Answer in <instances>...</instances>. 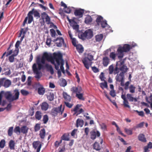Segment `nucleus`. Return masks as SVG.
<instances>
[{
    "label": "nucleus",
    "mask_w": 152,
    "mask_h": 152,
    "mask_svg": "<svg viewBox=\"0 0 152 152\" xmlns=\"http://www.w3.org/2000/svg\"><path fill=\"white\" fill-rule=\"evenodd\" d=\"M45 129L43 128L41 129L40 132L39 133V135L41 138L44 139L45 138Z\"/></svg>",
    "instance_id": "nucleus-31"
},
{
    "label": "nucleus",
    "mask_w": 152,
    "mask_h": 152,
    "mask_svg": "<svg viewBox=\"0 0 152 152\" xmlns=\"http://www.w3.org/2000/svg\"><path fill=\"white\" fill-rule=\"evenodd\" d=\"M124 130L125 132L128 135H132V131L131 129L125 128Z\"/></svg>",
    "instance_id": "nucleus-59"
},
{
    "label": "nucleus",
    "mask_w": 152,
    "mask_h": 152,
    "mask_svg": "<svg viewBox=\"0 0 152 152\" xmlns=\"http://www.w3.org/2000/svg\"><path fill=\"white\" fill-rule=\"evenodd\" d=\"M90 138L92 140H95L96 137H99L100 135V133L97 130H93L91 131L90 132Z\"/></svg>",
    "instance_id": "nucleus-13"
},
{
    "label": "nucleus",
    "mask_w": 152,
    "mask_h": 152,
    "mask_svg": "<svg viewBox=\"0 0 152 152\" xmlns=\"http://www.w3.org/2000/svg\"><path fill=\"white\" fill-rule=\"evenodd\" d=\"M45 89L43 87H40L38 88V94L40 95H43L44 94L45 92Z\"/></svg>",
    "instance_id": "nucleus-34"
},
{
    "label": "nucleus",
    "mask_w": 152,
    "mask_h": 152,
    "mask_svg": "<svg viewBox=\"0 0 152 152\" xmlns=\"http://www.w3.org/2000/svg\"><path fill=\"white\" fill-rule=\"evenodd\" d=\"M100 86L103 89L104 88H107V82L106 81H104V83H102L100 84Z\"/></svg>",
    "instance_id": "nucleus-46"
},
{
    "label": "nucleus",
    "mask_w": 152,
    "mask_h": 152,
    "mask_svg": "<svg viewBox=\"0 0 152 152\" xmlns=\"http://www.w3.org/2000/svg\"><path fill=\"white\" fill-rule=\"evenodd\" d=\"M42 19L44 22L45 21L48 24L50 23V18L48 14L45 12H43L41 14Z\"/></svg>",
    "instance_id": "nucleus-9"
},
{
    "label": "nucleus",
    "mask_w": 152,
    "mask_h": 152,
    "mask_svg": "<svg viewBox=\"0 0 152 152\" xmlns=\"http://www.w3.org/2000/svg\"><path fill=\"white\" fill-rule=\"evenodd\" d=\"M62 105L61 104L59 107L53 108L50 113L51 115L55 117L58 115H62L64 110V107L62 109Z\"/></svg>",
    "instance_id": "nucleus-7"
},
{
    "label": "nucleus",
    "mask_w": 152,
    "mask_h": 152,
    "mask_svg": "<svg viewBox=\"0 0 152 152\" xmlns=\"http://www.w3.org/2000/svg\"><path fill=\"white\" fill-rule=\"evenodd\" d=\"M35 118L38 120H40L42 117V113L39 111H37L35 113Z\"/></svg>",
    "instance_id": "nucleus-23"
},
{
    "label": "nucleus",
    "mask_w": 152,
    "mask_h": 152,
    "mask_svg": "<svg viewBox=\"0 0 152 152\" xmlns=\"http://www.w3.org/2000/svg\"><path fill=\"white\" fill-rule=\"evenodd\" d=\"M70 90L72 93L76 94V96L78 99L83 100H84L83 94L80 93L82 91V89L80 86H73L71 88Z\"/></svg>",
    "instance_id": "nucleus-5"
},
{
    "label": "nucleus",
    "mask_w": 152,
    "mask_h": 152,
    "mask_svg": "<svg viewBox=\"0 0 152 152\" xmlns=\"http://www.w3.org/2000/svg\"><path fill=\"white\" fill-rule=\"evenodd\" d=\"M126 58L118 61L117 63V66L120 68V70L121 71V73H122L124 74L127 71L128 68L126 65H124Z\"/></svg>",
    "instance_id": "nucleus-8"
},
{
    "label": "nucleus",
    "mask_w": 152,
    "mask_h": 152,
    "mask_svg": "<svg viewBox=\"0 0 152 152\" xmlns=\"http://www.w3.org/2000/svg\"><path fill=\"white\" fill-rule=\"evenodd\" d=\"M120 70V68H119L118 66H117L116 64V66L115 67V69H114V74L115 75L117 74L119 72Z\"/></svg>",
    "instance_id": "nucleus-57"
},
{
    "label": "nucleus",
    "mask_w": 152,
    "mask_h": 152,
    "mask_svg": "<svg viewBox=\"0 0 152 152\" xmlns=\"http://www.w3.org/2000/svg\"><path fill=\"white\" fill-rule=\"evenodd\" d=\"M5 140L4 139L2 140L0 142V148H3L5 146Z\"/></svg>",
    "instance_id": "nucleus-56"
},
{
    "label": "nucleus",
    "mask_w": 152,
    "mask_h": 152,
    "mask_svg": "<svg viewBox=\"0 0 152 152\" xmlns=\"http://www.w3.org/2000/svg\"><path fill=\"white\" fill-rule=\"evenodd\" d=\"M62 55L61 53H54L53 54V56L49 54L47 52L44 53L41 58H40V63L42 65L45 64L46 60L48 61H50L52 64H56L54 60L56 61L58 65H60V61L62 58Z\"/></svg>",
    "instance_id": "nucleus-1"
},
{
    "label": "nucleus",
    "mask_w": 152,
    "mask_h": 152,
    "mask_svg": "<svg viewBox=\"0 0 152 152\" xmlns=\"http://www.w3.org/2000/svg\"><path fill=\"white\" fill-rule=\"evenodd\" d=\"M40 143L39 141H34L32 143L33 147L35 149H36Z\"/></svg>",
    "instance_id": "nucleus-44"
},
{
    "label": "nucleus",
    "mask_w": 152,
    "mask_h": 152,
    "mask_svg": "<svg viewBox=\"0 0 152 152\" xmlns=\"http://www.w3.org/2000/svg\"><path fill=\"white\" fill-rule=\"evenodd\" d=\"M130 84V82L129 81L126 82L124 84V88L125 90H127L129 88V85Z\"/></svg>",
    "instance_id": "nucleus-63"
},
{
    "label": "nucleus",
    "mask_w": 152,
    "mask_h": 152,
    "mask_svg": "<svg viewBox=\"0 0 152 152\" xmlns=\"http://www.w3.org/2000/svg\"><path fill=\"white\" fill-rule=\"evenodd\" d=\"M50 34L52 37H55L56 35V33L55 30L53 29H51L50 30Z\"/></svg>",
    "instance_id": "nucleus-50"
},
{
    "label": "nucleus",
    "mask_w": 152,
    "mask_h": 152,
    "mask_svg": "<svg viewBox=\"0 0 152 152\" xmlns=\"http://www.w3.org/2000/svg\"><path fill=\"white\" fill-rule=\"evenodd\" d=\"M2 94H4V97L8 101L10 100V91H8L4 92Z\"/></svg>",
    "instance_id": "nucleus-40"
},
{
    "label": "nucleus",
    "mask_w": 152,
    "mask_h": 152,
    "mask_svg": "<svg viewBox=\"0 0 152 152\" xmlns=\"http://www.w3.org/2000/svg\"><path fill=\"white\" fill-rule=\"evenodd\" d=\"M5 57H6V59H8L10 60V51H8L7 52L4 53L1 56V58L4 59Z\"/></svg>",
    "instance_id": "nucleus-35"
},
{
    "label": "nucleus",
    "mask_w": 152,
    "mask_h": 152,
    "mask_svg": "<svg viewBox=\"0 0 152 152\" xmlns=\"http://www.w3.org/2000/svg\"><path fill=\"white\" fill-rule=\"evenodd\" d=\"M40 124H36L34 128L35 131L37 132L40 129Z\"/></svg>",
    "instance_id": "nucleus-58"
},
{
    "label": "nucleus",
    "mask_w": 152,
    "mask_h": 152,
    "mask_svg": "<svg viewBox=\"0 0 152 152\" xmlns=\"http://www.w3.org/2000/svg\"><path fill=\"white\" fill-rule=\"evenodd\" d=\"M78 36L79 38L84 40L86 39H89L93 36L92 31L90 29L86 30L84 32H80L78 33Z\"/></svg>",
    "instance_id": "nucleus-4"
},
{
    "label": "nucleus",
    "mask_w": 152,
    "mask_h": 152,
    "mask_svg": "<svg viewBox=\"0 0 152 152\" xmlns=\"http://www.w3.org/2000/svg\"><path fill=\"white\" fill-rule=\"evenodd\" d=\"M44 66V69L46 68L48 71H50L51 74L53 75L54 73L53 69L50 65H49L48 64H45Z\"/></svg>",
    "instance_id": "nucleus-19"
},
{
    "label": "nucleus",
    "mask_w": 152,
    "mask_h": 152,
    "mask_svg": "<svg viewBox=\"0 0 152 152\" xmlns=\"http://www.w3.org/2000/svg\"><path fill=\"white\" fill-rule=\"evenodd\" d=\"M67 85V83L65 79H63L61 83V86L63 87H65Z\"/></svg>",
    "instance_id": "nucleus-61"
},
{
    "label": "nucleus",
    "mask_w": 152,
    "mask_h": 152,
    "mask_svg": "<svg viewBox=\"0 0 152 152\" xmlns=\"http://www.w3.org/2000/svg\"><path fill=\"white\" fill-rule=\"evenodd\" d=\"M152 148V143L149 142L148 144V145L145 146L144 148V152H147L149 151L148 149H151Z\"/></svg>",
    "instance_id": "nucleus-33"
},
{
    "label": "nucleus",
    "mask_w": 152,
    "mask_h": 152,
    "mask_svg": "<svg viewBox=\"0 0 152 152\" xmlns=\"http://www.w3.org/2000/svg\"><path fill=\"white\" fill-rule=\"evenodd\" d=\"M92 20V19L91 16L89 15H87L85 18V22L86 24H89L91 23Z\"/></svg>",
    "instance_id": "nucleus-30"
},
{
    "label": "nucleus",
    "mask_w": 152,
    "mask_h": 152,
    "mask_svg": "<svg viewBox=\"0 0 152 152\" xmlns=\"http://www.w3.org/2000/svg\"><path fill=\"white\" fill-rule=\"evenodd\" d=\"M25 33L26 32L23 30V28H22L18 36V37H20L21 36V38L20 39V40H19L20 42H22L23 39L24 38L25 36L24 35Z\"/></svg>",
    "instance_id": "nucleus-28"
},
{
    "label": "nucleus",
    "mask_w": 152,
    "mask_h": 152,
    "mask_svg": "<svg viewBox=\"0 0 152 152\" xmlns=\"http://www.w3.org/2000/svg\"><path fill=\"white\" fill-rule=\"evenodd\" d=\"M93 147L94 149L97 151L100 150L102 148L99 143L96 142H95L94 144Z\"/></svg>",
    "instance_id": "nucleus-21"
},
{
    "label": "nucleus",
    "mask_w": 152,
    "mask_h": 152,
    "mask_svg": "<svg viewBox=\"0 0 152 152\" xmlns=\"http://www.w3.org/2000/svg\"><path fill=\"white\" fill-rule=\"evenodd\" d=\"M84 10L82 9L75 10L74 11V14L76 16H78L79 18L82 17Z\"/></svg>",
    "instance_id": "nucleus-14"
},
{
    "label": "nucleus",
    "mask_w": 152,
    "mask_h": 152,
    "mask_svg": "<svg viewBox=\"0 0 152 152\" xmlns=\"http://www.w3.org/2000/svg\"><path fill=\"white\" fill-rule=\"evenodd\" d=\"M61 140H64L68 141L69 140V138L68 137L67 135L65 134H64L61 137Z\"/></svg>",
    "instance_id": "nucleus-52"
},
{
    "label": "nucleus",
    "mask_w": 152,
    "mask_h": 152,
    "mask_svg": "<svg viewBox=\"0 0 152 152\" xmlns=\"http://www.w3.org/2000/svg\"><path fill=\"white\" fill-rule=\"evenodd\" d=\"M103 20V18L101 16H98L96 20L97 24L99 26L100 23Z\"/></svg>",
    "instance_id": "nucleus-37"
},
{
    "label": "nucleus",
    "mask_w": 152,
    "mask_h": 152,
    "mask_svg": "<svg viewBox=\"0 0 152 152\" xmlns=\"http://www.w3.org/2000/svg\"><path fill=\"white\" fill-rule=\"evenodd\" d=\"M131 48L130 46L127 44H125L123 47H119L117 50L116 53L118 58L120 59L122 58L124 56V53L129 51Z\"/></svg>",
    "instance_id": "nucleus-3"
},
{
    "label": "nucleus",
    "mask_w": 152,
    "mask_h": 152,
    "mask_svg": "<svg viewBox=\"0 0 152 152\" xmlns=\"http://www.w3.org/2000/svg\"><path fill=\"white\" fill-rule=\"evenodd\" d=\"M116 55H117L114 52H112L110 53V57L113 60H115Z\"/></svg>",
    "instance_id": "nucleus-47"
},
{
    "label": "nucleus",
    "mask_w": 152,
    "mask_h": 152,
    "mask_svg": "<svg viewBox=\"0 0 152 152\" xmlns=\"http://www.w3.org/2000/svg\"><path fill=\"white\" fill-rule=\"evenodd\" d=\"M49 120V118L47 115H44L43 116L42 121L44 124H46Z\"/></svg>",
    "instance_id": "nucleus-43"
},
{
    "label": "nucleus",
    "mask_w": 152,
    "mask_h": 152,
    "mask_svg": "<svg viewBox=\"0 0 152 152\" xmlns=\"http://www.w3.org/2000/svg\"><path fill=\"white\" fill-rule=\"evenodd\" d=\"M122 99L123 100V104L124 107L130 108V106L129 105V102L127 101L125 94H122L121 96Z\"/></svg>",
    "instance_id": "nucleus-16"
},
{
    "label": "nucleus",
    "mask_w": 152,
    "mask_h": 152,
    "mask_svg": "<svg viewBox=\"0 0 152 152\" xmlns=\"http://www.w3.org/2000/svg\"><path fill=\"white\" fill-rule=\"evenodd\" d=\"M103 38V35L102 34L97 35L96 36L95 38L96 41L97 42H99L101 41Z\"/></svg>",
    "instance_id": "nucleus-38"
},
{
    "label": "nucleus",
    "mask_w": 152,
    "mask_h": 152,
    "mask_svg": "<svg viewBox=\"0 0 152 152\" xmlns=\"http://www.w3.org/2000/svg\"><path fill=\"white\" fill-rule=\"evenodd\" d=\"M10 86V80H7L4 82V86L5 88H7Z\"/></svg>",
    "instance_id": "nucleus-55"
},
{
    "label": "nucleus",
    "mask_w": 152,
    "mask_h": 152,
    "mask_svg": "<svg viewBox=\"0 0 152 152\" xmlns=\"http://www.w3.org/2000/svg\"><path fill=\"white\" fill-rule=\"evenodd\" d=\"M19 52V49L16 48H15V50L13 52V54H12V55H13L14 56H16Z\"/></svg>",
    "instance_id": "nucleus-64"
},
{
    "label": "nucleus",
    "mask_w": 152,
    "mask_h": 152,
    "mask_svg": "<svg viewBox=\"0 0 152 152\" xmlns=\"http://www.w3.org/2000/svg\"><path fill=\"white\" fill-rule=\"evenodd\" d=\"M81 106V105L80 104H77L76 106L74 108L73 110L75 113H77V115L83 112L84 111L82 108L80 109L79 110V108Z\"/></svg>",
    "instance_id": "nucleus-15"
},
{
    "label": "nucleus",
    "mask_w": 152,
    "mask_h": 152,
    "mask_svg": "<svg viewBox=\"0 0 152 152\" xmlns=\"http://www.w3.org/2000/svg\"><path fill=\"white\" fill-rule=\"evenodd\" d=\"M34 108L33 107H32L29 110V115L32 116L34 114Z\"/></svg>",
    "instance_id": "nucleus-49"
},
{
    "label": "nucleus",
    "mask_w": 152,
    "mask_h": 152,
    "mask_svg": "<svg viewBox=\"0 0 152 152\" xmlns=\"http://www.w3.org/2000/svg\"><path fill=\"white\" fill-rule=\"evenodd\" d=\"M31 76H29L27 79V80L26 82L27 83V85L28 86H30L31 85Z\"/></svg>",
    "instance_id": "nucleus-54"
},
{
    "label": "nucleus",
    "mask_w": 152,
    "mask_h": 152,
    "mask_svg": "<svg viewBox=\"0 0 152 152\" xmlns=\"http://www.w3.org/2000/svg\"><path fill=\"white\" fill-rule=\"evenodd\" d=\"M15 143L13 140H10V149H15Z\"/></svg>",
    "instance_id": "nucleus-45"
},
{
    "label": "nucleus",
    "mask_w": 152,
    "mask_h": 152,
    "mask_svg": "<svg viewBox=\"0 0 152 152\" xmlns=\"http://www.w3.org/2000/svg\"><path fill=\"white\" fill-rule=\"evenodd\" d=\"M94 60L93 56L90 53L87 54L86 56L82 60V62L85 67L87 69H88L89 65H91L92 62L91 61Z\"/></svg>",
    "instance_id": "nucleus-6"
},
{
    "label": "nucleus",
    "mask_w": 152,
    "mask_h": 152,
    "mask_svg": "<svg viewBox=\"0 0 152 152\" xmlns=\"http://www.w3.org/2000/svg\"><path fill=\"white\" fill-rule=\"evenodd\" d=\"M13 131L17 134H20V128L19 126H16L15 128Z\"/></svg>",
    "instance_id": "nucleus-39"
},
{
    "label": "nucleus",
    "mask_w": 152,
    "mask_h": 152,
    "mask_svg": "<svg viewBox=\"0 0 152 152\" xmlns=\"http://www.w3.org/2000/svg\"><path fill=\"white\" fill-rule=\"evenodd\" d=\"M32 12L31 11H29L28 14V16L26 17L25 18L23 24V26H25V24L27 22L28 19V23L29 24L31 23L33 20V17L32 15Z\"/></svg>",
    "instance_id": "nucleus-10"
},
{
    "label": "nucleus",
    "mask_w": 152,
    "mask_h": 152,
    "mask_svg": "<svg viewBox=\"0 0 152 152\" xmlns=\"http://www.w3.org/2000/svg\"><path fill=\"white\" fill-rule=\"evenodd\" d=\"M128 89L129 90V92L130 93L134 94L135 93L136 87L133 85L132 84L130 85Z\"/></svg>",
    "instance_id": "nucleus-32"
},
{
    "label": "nucleus",
    "mask_w": 152,
    "mask_h": 152,
    "mask_svg": "<svg viewBox=\"0 0 152 152\" xmlns=\"http://www.w3.org/2000/svg\"><path fill=\"white\" fill-rule=\"evenodd\" d=\"M124 75L122 73H120L119 74H117L115 77L116 80L117 81L120 82L124 80Z\"/></svg>",
    "instance_id": "nucleus-18"
},
{
    "label": "nucleus",
    "mask_w": 152,
    "mask_h": 152,
    "mask_svg": "<svg viewBox=\"0 0 152 152\" xmlns=\"http://www.w3.org/2000/svg\"><path fill=\"white\" fill-rule=\"evenodd\" d=\"M28 128L26 126H23L20 128V133L23 134H26L28 132Z\"/></svg>",
    "instance_id": "nucleus-25"
},
{
    "label": "nucleus",
    "mask_w": 152,
    "mask_h": 152,
    "mask_svg": "<svg viewBox=\"0 0 152 152\" xmlns=\"http://www.w3.org/2000/svg\"><path fill=\"white\" fill-rule=\"evenodd\" d=\"M138 138L139 140L142 142H146V139L145 137V135L142 134H139L138 137Z\"/></svg>",
    "instance_id": "nucleus-27"
},
{
    "label": "nucleus",
    "mask_w": 152,
    "mask_h": 152,
    "mask_svg": "<svg viewBox=\"0 0 152 152\" xmlns=\"http://www.w3.org/2000/svg\"><path fill=\"white\" fill-rule=\"evenodd\" d=\"M40 105L41 109L43 111L47 110L49 107V104L45 102H43Z\"/></svg>",
    "instance_id": "nucleus-17"
},
{
    "label": "nucleus",
    "mask_w": 152,
    "mask_h": 152,
    "mask_svg": "<svg viewBox=\"0 0 152 152\" xmlns=\"http://www.w3.org/2000/svg\"><path fill=\"white\" fill-rule=\"evenodd\" d=\"M75 47H76L77 51L80 53H82L83 51V48L82 46L80 44H77Z\"/></svg>",
    "instance_id": "nucleus-29"
},
{
    "label": "nucleus",
    "mask_w": 152,
    "mask_h": 152,
    "mask_svg": "<svg viewBox=\"0 0 152 152\" xmlns=\"http://www.w3.org/2000/svg\"><path fill=\"white\" fill-rule=\"evenodd\" d=\"M132 95L130 94H127L126 95V96L127 99L129 102H132L134 101L136 102L137 101V99L136 98H134L132 96Z\"/></svg>",
    "instance_id": "nucleus-20"
},
{
    "label": "nucleus",
    "mask_w": 152,
    "mask_h": 152,
    "mask_svg": "<svg viewBox=\"0 0 152 152\" xmlns=\"http://www.w3.org/2000/svg\"><path fill=\"white\" fill-rule=\"evenodd\" d=\"M30 11L32 12V14H34V16L35 17H36L37 18H39L40 17L39 13L37 10H35L34 8L32 9Z\"/></svg>",
    "instance_id": "nucleus-26"
},
{
    "label": "nucleus",
    "mask_w": 152,
    "mask_h": 152,
    "mask_svg": "<svg viewBox=\"0 0 152 152\" xmlns=\"http://www.w3.org/2000/svg\"><path fill=\"white\" fill-rule=\"evenodd\" d=\"M20 93L23 96H27L29 94V92L25 90L22 89L20 90Z\"/></svg>",
    "instance_id": "nucleus-48"
},
{
    "label": "nucleus",
    "mask_w": 152,
    "mask_h": 152,
    "mask_svg": "<svg viewBox=\"0 0 152 152\" xmlns=\"http://www.w3.org/2000/svg\"><path fill=\"white\" fill-rule=\"evenodd\" d=\"M53 41L54 42H56V46L58 47H61L63 44H64V40L61 37H57L56 39H54Z\"/></svg>",
    "instance_id": "nucleus-12"
},
{
    "label": "nucleus",
    "mask_w": 152,
    "mask_h": 152,
    "mask_svg": "<svg viewBox=\"0 0 152 152\" xmlns=\"http://www.w3.org/2000/svg\"><path fill=\"white\" fill-rule=\"evenodd\" d=\"M76 126L77 127H81L83 126L84 124V121L83 120L78 119L76 121Z\"/></svg>",
    "instance_id": "nucleus-22"
},
{
    "label": "nucleus",
    "mask_w": 152,
    "mask_h": 152,
    "mask_svg": "<svg viewBox=\"0 0 152 152\" xmlns=\"http://www.w3.org/2000/svg\"><path fill=\"white\" fill-rule=\"evenodd\" d=\"M101 129L104 131L107 130V126L104 123H102L100 125Z\"/></svg>",
    "instance_id": "nucleus-51"
},
{
    "label": "nucleus",
    "mask_w": 152,
    "mask_h": 152,
    "mask_svg": "<svg viewBox=\"0 0 152 152\" xmlns=\"http://www.w3.org/2000/svg\"><path fill=\"white\" fill-rule=\"evenodd\" d=\"M63 97L66 101H70L71 99V96L68 95L67 93H64L63 94Z\"/></svg>",
    "instance_id": "nucleus-36"
},
{
    "label": "nucleus",
    "mask_w": 152,
    "mask_h": 152,
    "mask_svg": "<svg viewBox=\"0 0 152 152\" xmlns=\"http://www.w3.org/2000/svg\"><path fill=\"white\" fill-rule=\"evenodd\" d=\"M60 64H61L60 66V69L61 70L62 72L64 73H65V71L64 70V67L63 66V65L64 64V62L62 58L61 60L60 61Z\"/></svg>",
    "instance_id": "nucleus-42"
},
{
    "label": "nucleus",
    "mask_w": 152,
    "mask_h": 152,
    "mask_svg": "<svg viewBox=\"0 0 152 152\" xmlns=\"http://www.w3.org/2000/svg\"><path fill=\"white\" fill-rule=\"evenodd\" d=\"M36 62L37 64L34 63L33 65L32 69L34 73L36 74L35 77L37 79H39L42 76L40 75L39 70L44 69V66L41 63L40 58L39 56L37 58Z\"/></svg>",
    "instance_id": "nucleus-2"
},
{
    "label": "nucleus",
    "mask_w": 152,
    "mask_h": 152,
    "mask_svg": "<svg viewBox=\"0 0 152 152\" xmlns=\"http://www.w3.org/2000/svg\"><path fill=\"white\" fill-rule=\"evenodd\" d=\"M14 92L15 94L13 96H12L10 93V102L14 100H17L19 98L20 94L18 90L16 88L14 90Z\"/></svg>",
    "instance_id": "nucleus-11"
},
{
    "label": "nucleus",
    "mask_w": 152,
    "mask_h": 152,
    "mask_svg": "<svg viewBox=\"0 0 152 152\" xmlns=\"http://www.w3.org/2000/svg\"><path fill=\"white\" fill-rule=\"evenodd\" d=\"M101 26L103 28H104L106 27L107 25V23L106 21L103 20L100 23Z\"/></svg>",
    "instance_id": "nucleus-60"
},
{
    "label": "nucleus",
    "mask_w": 152,
    "mask_h": 152,
    "mask_svg": "<svg viewBox=\"0 0 152 152\" xmlns=\"http://www.w3.org/2000/svg\"><path fill=\"white\" fill-rule=\"evenodd\" d=\"M109 59L108 57H105L103 58L102 64L104 66H107L108 64Z\"/></svg>",
    "instance_id": "nucleus-24"
},
{
    "label": "nucleus",
    "mask_w": 152,
    "mask_h": 152,
    "mask_svg": "<svg viewBox=\"0 0 152 152\" xmlns=\"http://www.w3.org/2000/svg\"><path fill=\"white\" fill-rule=\"evenodd\" d=\"M92 70L94 73H97L99 72V69L96 66H94L91 67Z\"/></svg>",
    "instance_id": "nucleus-62"
},
{
    "label": "nucleus",
    "mask_w": 152,
    "mask_h": 152,
    "mask_svg": "<svg viewBox=\"0 0 152 152\" xmlns=\"http://www.w3.org/2000/svg\"><path fill=\"white\" fill-rule=\"evenodd\" d=\"M109 73L110 74H112L114 71V67L112 65L110 66L109 67Z\"/></svg>",
    "instance_id": "nucleus-53"
},
{
    "label": "nucleus",
    "mask_w": 152,
    "mask_h": 152,
    "mask_svg": "<svg viewBox=\"0 0 152 152\" xmlns=\"http://www.w3.org/2000/svg\"><path fill=\"white\" fill-rule=\"evenodd\" d=\"M48 99L50 101H52L54 99V95L53 93H50L47 97Z\"/></svg>",
    "instance_id": "nucleus-41"
}]
</instances>
